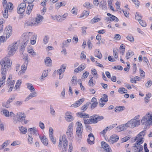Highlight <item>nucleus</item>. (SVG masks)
Returning a JSON list of instances; mask_svg holds the SVG:
<instances>
[{
    "mask_svg": "<svg viewBox=\"0 0 152 152\" xmlns=\"http://www.w3.org/2000/svg\"><path fill=\"white\" fill-rule=\"evenodd\" d=\"M1 65V76L6 77L8 69L11 68L12 61L7 57H5L0 61Z\"/></svg>",
    "mask_w": 152,
    "mask_h": 152,
    "instance_id": "f257e3e1",
    "label": "nucleus"
},
{
    "mask_svg": "<svg viewBox=\"0 0 152 152\" xmlns=\"http://www.w3.org/2000/svg\"><path fill=\"white\" fill-rule=\"evenodd\" d=\"M10 116L13 118V122L15 124H16L22 121L26 118V115L23 113L19 112L16 115L12 112L10 113Z\"/></svg>",
    "mask_w": 152,
    "mask_h": 152,
    "instance_id": "f03ea898",
    "label": "nucleus"
},
{
    "mask_svg": "<svg viewBox=\"0 0 152 152\" xmlns=\"http://www.w3.org/2000/svg\"><path fill=\"white\" fill-rule=\"evenodd\" d=\"M20 44V42L17 41L12 43L9 46L8 55L9 56H13L17 50Z\"/></svg>",
    "mask_w": 152,
    "mask_h": 152,
    "instance_id": "7ed1b4c3",
    "label": "nucleus"
},
{
    "mask_svg": "<svg viewBox=\"0 0 152 152\" xmlns=\"http://www.w3.org/2000/svg\"><path fill=\"white\" fill-rule=\"evenodd\" d=\"M77 127L76 131V136L77 139L80 140L82 137V134L83 132V126L82 124L79 122L77 121L76 123Z\"/></svg>",
    "mask_w": 152,
    "mask_h": 152,
    "instance_id": "20e7f679",
    "label": "nucleus"
},
{
    "mask_svg": "<svg viewBox=\"0 0 152 152\" xmlns=\"http://www.w3.org/2000/svg\"><path fill=\"white\" fill-rule=\"evenodd\" d=\"M143 124H152V114L151 112H148L143 117L141 121Z\"/></svg>",
    "mask_w": 152,
    "mask_h": 152,
    "instance_id": "39448f33",
    "label": "nucleus"
},
{
    "mask_svg": "<svg viewBox=\"0 0 152 152\" xmlns=\"http://www.w3.org/2000/svg\"><path fill=\"white\" fill-rule=\"evenodd\" d=\"M139 115L136 116L133 119L127 122L130 128H134L140 125V120H138Z\"/></svg>",
    "mask_w": 152,
    "mask_h": 152,
    "instance_id": "423d86ee",
    "label": "nucleus"
},
{
    "mask_svg": "<svg viewBox=\"0 0 152 152\" xmlns=\"http://www.w3.org/2000/svg\"><path fill=\"white\" fill-rule=\"evenodd\" d=\"M33 33L30 32H26L23 33L22 38L23 39L22 42H23L24 46H26L31 37L32 36Z\"/></svg>",
    "mask_w": 152,
    "mask_h": 152,
    "instance_id": "0eeeda50",
    "label": "nucleus"
},
{
    "mask_svg": "<svg viewBox=\"0 0 152 152\" xmlns=\"http://www.w3.org/2000/svg\"><path fill=\"white\" fill-rule=\"evenodd\" d=\"M68 141L66 138V136L64 134L60 136L59 138V142L58 145V148L61 149L63 145L64 146L67 145Z\"/></svg>",
    "mask_w": 152,
    "mask_h": 152,
    "instance_id": "6e6552de",
    "label": "nucleus"
},
{
    "mask_svg": "<svg viewBox=\"0 0 152 152\" xmlns=\"http://www.w3.org/2000/svg\"><path fill=\"white\" fill-rule=\"evenodd\" d=\"M66 68L65 64H62L60 66V68L57 71L55 70L54 73H56L59 75V79H61L63 77L64 75L62 74L64 72Z\"/></svg>",
    "mask_w": 152,
    "mask_h": 152,
    "instance_id": "1a4fd4ad",
    "label": "nucleus"
},
{
    "mask_svg": "<svg viewBox=\"0 0 152 152\" xmlns=\"http://www.w3.org/2000/svg\"><path fill=\"white\" fill-rule=\"evenodd\" d=\"M73 124L71 123L68 126V129L66 132V135L69 139L72 140L73 138Z\"/></svg>",
    "mask_w": 152,
    "mask_h": 152,
    "instance_id": "9d476101",
    "label": "nucleus"
},
{
    "mask_svg": "<svg viewBox=\"0 0 152 152\" xmlns=\"http://www.w3.org/2000/svg\"><path fill=\"white\" fill-rule=\"evenodd\" d=\"M119 139V136L115 134H114L111 136L109 139L107 138V140H106V141H108L110 144H113L114 143L117 142Z\"/></svg>",
    "mask_w": 152,
    "mask_h": 152,
    "instance_id": "9b49d317",
    "label": "nucleus"
},
{
    "mask_svg": "<svg viewBox=\"0 0 152 152\" xmlns=\"http://www.w3.org/2000/svg\"><path fill=\"white\" fill-rule=\"evenodd\" d=\"M101 145L104 149V152H112V150L110 146L104 142H102Z\"/></svg>",
    "mask_w": 152,
    "mask_h": 152,
    "instance_id": "f8f14e48",
    "label": "nucleus"
},
{
    "mask_svg": "<svg viewBox=\"0 0 152 152\" xmlns=\"http://www.w3.org/2000/svg\"><path fill=\"white\" fill-rule=\"evenodd\" d=\"M129 127L127 122L124 124L118 126L115 129V131L117 132H119L126 129Z\"/></svg>",
    "mask_w": 152,
    "mask_h": 152,
    "instance_id": "ddd939ff",
    "label": "nucleus"
},
{
    "mask_svg": "<svg viewBox=\"0 0 152 152\" xmlns=\"http://www.w3.org/2000/svg\"><path fill=\"white\" fill-rule=\"evenodd\" d=\"M104 119L103 116L99 115H94L92 116V119L93 120V123H96L98 121H99Z\"/></svg>",
    "mask_w": 152,
    "mask_h": 152,
    "instance_id": "4468645a",
    "label": "nucleus"
},
{
    "mask_svg": "<svg viewBox=\"0 0 152 152\" xmlns=\"http://www.w3.org/2000/svg\"><path fill=\"white\" fill-rule=\"evenodd\" d=\"M26 8V4L25 3H23L20 4L18 7V13L20 14H22L25 11Z\"/></svg>",
    "mask_w": 152,
    "mask_h": 152,
    "instance_id": "2eb2a0df",
    "label": "nucleus"
},
{
    "mask_svg": "<svg viewBox=\"0 0 152 152\" xmlns=\"http://www.w3.org/2000/svg\"><path fill=\"white\" fill-rule=\"evenodd\" d=\"M43 19V17L42 15H37L36 18L33 20L35 26L40 25Z\"/></svg>",
    "mask_w": 152,
    "mask_h": 152,
    "instance_id": "dca6fc26",
    "label": "nucleus"
},
{
    "mask_svg": "<svg viewBox=\"0 0 152 152\" xmlns=\"http://www.w3.org/2000/svg\"><path fill=\"white\" fill-rule=\"evenodd\" d=\"M13 9V5L12 3H10V7L7 8V9H4V12H3V17L5 18H7L8 17V11L12 10Z\"/></svg>",
    "mask_w": 152,
    "mask_h": 152,
    "instance_id": "f3484780",
    "label": "nucleus"
},
{
    "mask_svg": "<svg viewBox=\"0 0 152 152\" xmlns=\"http://www.w3.org/2000/svg\"><path fill=\"white\" fill-rule=\"evenodd\" d=\"M88 138L87 139L88 143L90 145L94 144V137L93 134L91 133H90L88 135Z\"/></svg>",
    "mask_w": 152,
    "mask_h": 152,
    "instance_id": "a211bd4d",
    "label": "nucleus"
},
{
    "mask_svg": "<svg viewBox=\"0 0 152 152\" xmlns=\"http://www.w3.org/2000/svg\"><path fill=\"white\" fill-rule=\"evenodd\" d=\"M28 131L30 132L31 134L35 136L39 135L37 129L35 127L29 128Z\"/></svg>",
    "mask_w": 152,
    "mask_h": 152,
    "instance_id": "6ab92c4d",
    "label": "nucleus"
},
{
    "mask_svg": "<svg viewBox=\"0 0 152 152\" xmlns=\"http://www.w3.org/2000/svg\"><path fill=\"white\" fill-rule=\"evenodd\" d=\"M65 118L66 120L69 122H71L73 120L72 113L69 112H67L65 113Z\"/></svg>",
    "mask_w": 152,
    "mask_h": 152,
    "instance_id": "aec40b11",
    "label": "nucleus"
},
{
    "mask_svg": "<svg viewBox=\"0 0 152 152\" xmlns=\"http://www.w3.org/2000/svg\"><path fill=\"white\" fill-rule=\"evenodd\" d=\"M84 99L82 98L80 99L78 101H76L75 103L72 104L71 106V107H77L80 106L82 103L84 102Z\"/></svg>",
    "mask_w": 152,
    "mask_h": 152,
    "instance_id": "412c9836",
    "label": "nucleus"
},
{
    "mask_svg": "<svg viewBox=\"0 0 152 152\" xmlns=\"http://www.w3.org/2000/svg\"><path fill=\"white\" fill-rule=\"evenodd\" d=\"M37 95V92L33 91L32 93H30L28 96L26 98L25 101H27L33 97H36Z\"/></svg>",
    "mask_w": 152,
    "mask_h": 152,
    "instance_id": "4be33fe9",
    "label": "nucleus"
},
{
    "mask_svg": "<svg viewBox=\"0 0 152 152\" xmlns=\"http://www.w3.org/2000/svg\"><path fill=\"white\" fill-rule=\"evenodd\" d=\"M12 27L9 26L6 27L4 34L8 35V36L10 37L12 34Z\"/></svg>",
    "mask_w": 152,
    "mask_h": 152,
    "instance_id": "5701e85b",
    "label": "nucleus"
},
{
    "mask_svg": "<svg viewBox=\"0 0 152 152\" xmlns=\"http://www.w3.org/2000/svg\"><path fill=\"white\" fill-rule=\"evenodd\" d=\"M71 41V39H68L64 41L61 45V48H64L65 47H68Z\"/></svg>",
    "mask_w": 152,
    "mask_h": 152,
    "instance_id": "b1692460",
    "label": "nucleus"
},
{
    "mask_svg": "<svg viewBox=\"0 0 152 152\" xmlns=\"http://www.w3.org/2000/svg\"><path fill=\"white\" fill-rule=\"evenodd\" d=\"M85 68L86 65L85 64H82L79 66L78 68L75 69L74 71L76 72H80L83 70Z\"/></svg>",
    "mask_w": 152,
    "mask_h": 152,
    "instance_id": "393cba45",
    "label": "nucleus"
},
{
    "mask_svg": "<svg viewBox=\"0 0 152 152\" xmlns=\"http://www.w3.org/2000/svg\"><path fill=\"white\" fill-rule=\"evenodd\" d=\"M39 137L44 145L46 146L48 145V140L45 136H44L42 137H41L40 136H39Z\"/></svg>",
    "mask_w": 152,
    "mask_h": 152,
    "instance_id": "a878e982",
    "label": "nucleus"
},
{
    "mask_svg": "<svg viewBox=\"0 0 152 152\" xmlns=\"http://www.w3.org/2000/svg\"><path fill=\"white\" fill-rule=\"evenodd\" d=\"M99 7L102 10H105L107 8L106 0H102L100 3Z\"/></svg>",
    "mask_w": 152,
    "mask_h": 152,
    "instance_id": "bb28decb",
    "label": "nucleus"
},
{
    "mask_svg": "<svg viewBox=\"0 0 152 152\" xmlns=\"http://www.w3.org/2000/svg\"><path fill=\"white\" fill-rule=\"evenodd\" d=\"M27 65L28 64H26L25 63H23V64L21 66V70L20 71L18 72L19 74L21 75L25 72L26 70L27 69Z\"/></svg>",
    "mask_w": 152,
    "mask_h": 152,
    "instance_id": "cd10ccee",
    "label": "nucleus"
},
{
    "mask_svg": "<svg viewBox=\"0 0 152 152\" xmlns=\"http://www.w3.org/2000/svg\"><path fill=\"white\" fill-rule=\"evenodd\" d=\"M34 23L33 21V22L29 20H26L24 23V26L26 27L28 26H35Z\"/></svg>",
    "mask_w": 152,
    "mask_h": 152,
    "instance_id": "c85d7f7f",
    "label": "nucleus"
},
{
    "mask_svg": "<svg viewBox=\"0 0 152 152\" xmlns=\"http://www.w3.org/2000/svg\"><path fill=\"white\" fill-rule=\"evenodd\" d=\"M107 15L109 17L110 19V22H111L115 20L116 22H118V19L117 18L110 13H107Z\"/></svg>",
    "mask_w": 152,
    "mask_h": 152,
    "instance_id": "c756f323",
    "label": "nucleus"
},
{
    "mask_svg": "<svg viewBox=\"0 0 152 152\" xmlns=\"http://www.w3.org/2000/svg\"><path fill=\"white\" fill-rule=\"evenodd\" d=\"M48 70H44L42 72V75L39 78V79L41 80H44V78L48 76Z\"/></svg>",
    "mask_w": 152,
    "mask_h": 152,
    "instance_id": "7c9ffc66",
    "label": "nucleus"
},
{
    "mask_svg": "<svg viewBox=\"0 0 152 152\" xmlns=\"http://www.w3.org/2000/svg\"><path fill=\"white\" fill-rule=\"evenodd\" d=\"M45 62L47 66H51L52 64V60L49 57H46L45 59Z\"/></svg>",
    "mask_w": 152,
    "mask_h": 152,
    "instance_id": "2f4dec72",
    "label": "nucleus"
},
{
    "mask_svg": "<svg viewBox=\"0 0 152 152\" xmlns=\"http://www.w3.org/2000/svg\"><path fill=\"white\" fill-rule=\"evenodd\" d=\"M134 149L135 152H142L143 148L142 145H139L137 146H134Z\"/></svg>",
    "mask_w": 152,
    "mask_h": 152,
    "instance_id": "473e14b6",
    "label": "nucleus"
},
{
    "mask_svg": "<svg viewBox=\"0 0 152 152\" xmlns=\"http://www.w3.org/2000/svg\"><path fill=\"white\" fill-rule=\"evenodd\" d=\"M145 134V131H143L140 132L135 137L140 140H143V138Z\"/></svg>",
    "mask_w": 152,
    "mask_h": 152,
    "instance_id": "72a5a7b5",
    "label": "nucleus"
},
{
    "mask_svg": "<svg viewBox=\"0 0 152 152\" xmlns=\"http://www.w3.org/2000/svg\"><path fill=\"white\" fill-rule=\"evenodd\" d=\"M20 133L22 134H25L27 131V129L26 127L21 126L18 127Z\"/></svg>",
    "mask_w": 152,
    "mask_h": 152,
    "instance_id": "f704fd0d",
    "label": "nucleus"
},
{
    "mask_svg": "<svg viewBox=\"0 0 152 152\" xmlns=\"http://www.w3.org/2000/svg\"><path fill=\"white\" fill-rule=\"evenodd\" d=\"M34 6V5L33 4H29L27 7L26 12L28 15H29L31 13Z\"/></svg>",
    "mask_w": 152,
    "mask_h": 152,
    "instance_id": "c9c22d12",
    "label": "nucleus"
},
{
    "mask_svg": "<svg viewBox=\"0 0 152 152\" xmlns=\"http://www.w3.org/2000/svg\"><path fill=\"white\" fill-rule=\"evenodd\" d=\"M77 115L80 118H88L89 117V115L88 114H86L85 113H76Z\"/></svg>",
    "mask_w": 152,
    "mask_h": 152,
    "instance_id": "e433bc0d",
    "label": "nucleus"
},
{
    "mask_svg": "<svg viewBox=\"0 0 152 152\" xmlns=\"http://www.w3.org/2000/svg\"><path fill=\"white\" fill-rule=\"evenodd\" d=\"M28 52L29 54V56L31 57H33L37 55V54L32 48L28 49Z\"/></svg>",
    "mask_w": 152,
    "mask_h": 152,
    "instance_id": "4c0bfd02",
    "label": "nucleus"
},
{
    "mask_svg": "<svg viewBox=\"0 0 152 152\" xmlns=\"http://www.w3.org/2000/svg\"><path fill=\"white\" fill-rule=\"evenodd\" d=\"M10 37V36H8V35L4 34V35L1 36L0 37V42H4L6 41V40Z\"/></svg>",
    "mask_w": 152,
    "mask_h": 152,
    "instance_id": "58836bf2",
    "label": "nucleus"
},
{
    "mask_svg": "<svg viewBox=\"0 0 152 152\" xmlns=\"http://www.w3.org/2000/svg\"><path fill=\"white\" fill-rule=\"evenodd\" d=\"M27 88L31 92L35 91V89L32 85L30 83H27L26 84Z\"/></svg>",
    "mask_w": 152,
    "mask_h": 152,
    "instance_id": "ea45409f",
    "label": "nucleus"
},
{
    "mask_svg": "<svg viewBox=\"0 0 152 152\" xmlns=\"http://www.w3.org/2000/svg\"><path fill=\"white\" fill-rule=\"evenodd\" d=\"M37 36L36 35H32L31 37V43L33 45L35 44L36 42Z\"/></svg>",
    "mask_w": 152,
    "mask_h": 152,
    "instance_id": "a19ab883",
    "label": "nucleus"
},
{
    "mask_svg": "<svg viewBox=\"0 0 152 152\" xmlns=\"http://www.w3.org/2000/svg\"><path fill=\"white\" fill-rule=\"evenodd\" d=\"M77 79L76 77H73L71 81V83H72V85L73 86H75L77 84Z\"/></svg>",
    "mask_w": 152,
    "mask_h": 152,
    "instance_id": "79ce46f5",
    "label": "nucleus"
},
{
    "mask_svg": "<svg viewBox=\"0 0 152 152\" xmlns=\"http://www.w3.org/2000/svg\"><path fill=\"white\" fill-rule=\"evenodd\" d=\"M118 91L121 94H125L127 92V90L124 87L119 88Z\"/></svg>",
    "mask_w": 152,
    "mask_h": 152,
    "instance_id": "37998d69",
    "label": "nucleus"
},
{
    "mask_svg": "<svg viewBox=\"0 0 152 152\" xmlns=\"http://www.w3.org/2000/svg\"><path fill=\"white\" fill-rule=\"evenodd\" d=\"M95 56L99 59H101L102 57V54L99 50H95Z\"/></svg>",
    "mask_w": 152,
    "mask_h": 152,
    "instance_id": "c03bdc74",
    "label": "nucleus"
},
{
    "mask_svg": "<svg viewBox=\"0 0 152 152\" xmlns=\"http://www.w3.org/2000/svg\"><path fill=\"white\" fill-rule=\"evenodd\" d=\"M10 3H11L9 2L7 3L6 0H3V5L4 9H7V8H9Z\"/></svg>",
    "mask_w": 152,
    "mask_h": 152,
    "instance_id": "a18cd8bd",
    "label": "nucleus"
},
{
    "mask_svg": "<svg viewBox=\"0 0 152 152\" xmlns=\"http://www.w3.org/2000/svg\"><path fill=\"white\" fill-rule=\"evenodd\" d=\"M92 119V116H91V119L85 118L84 120L85 124H91L93 123V120Z\"/></svg>",
    "mask_w": 152,
    "mask_h": 152,
    "instance_id": "49530a36",
    "label": "nucleus"
},
{
    "mask_svg": "<svg viewBox=\"0 0 152 152\" xmlns=\"http://www.w3.org/2000/svg\"><path fill=\"white\" fill-rule=\"evenodd\" d=\"M131 138V136L130 135L126 136L121 139V143L127 141L129 140Z\"/></svg>",
    "mask_w": 152,
    "mask_h": 152,
    "instance_id": "de8ad7c7",
    "label": "nucleus"
},
{
    "mask_svg": "<svg viewBox=\"0 0 152 152\" xmlns=\"http://www.w3.org/2000/svg\"><path fill=\"white\" fill-rule=\"evenodd\" d=\"M91 73L94 76V77L96 79L98 78V75L96 72V71L95 69H93L91 70Z\"/></svg>",
    "mask_w": 152,
    "mask_h": 152,
    "instance_id": "09e8293b",
    "label": "nucleus"
},
{
    "mask_svg": "<svg viewBox=\"0 0 152 152\" xmlns=\"http://www.w3.org/2000/svg\"><path fill=\"white\" fill-rule=\"evenodd\" d=\"M6 77L1 76V78L0 79V88L3 86V85L5 82Z\"/></svg>",
    "mask_w": 152,
    "mask_h": 152,
    "instance_id": "8fccbe9b",
    "label": "nucleus"
},
{
    "mask_svg": "<svg viewBox=\"0 0 152 152\" xmlns=\"http://www.w3.org/2000/svg\"><path fill=\"white\" fill-rule=\"evenodd\" d=\"M28 143L30 145H32L34 143L33 139L31 135H28Z\"/></svg>",
    "mask_w": 152,
    "mask_h": 152,
    "instance_id": "3c124183",
    "label": "nucleus"
},
{
    "mask_svg": "<svg viewBox=\"0 0 152 152\" xmlns=\"http://www.w3.org/2000/svg\"><path fill=\"white\" fill-rule=\"evenodd\" d=\"M5 22L4 20L3 19H0V33L2 31L3 28V24Z\"/></svg>",
    "mask_w": 152,
    "mask_h": 152,
    "instance_id": "603ef678",
    "label": "nucleus"
},
{
    "mask_svg": "<svg viewBox=\"0 0 152 152\" xmlns=\"http://www.w3.org/2000/svg\"><path fill=\"white\" fill-rule=\"evenodd\" d=\"M2 113L6 117H8L10 115V113L7 110L4 109L1 111Z\"/></svg>",
    "mask_w": 152,
    "mask_h": 152,
    "instance_id": "864d4df0",
    "label": "nucleus"
},
{
    "mask_svg": "<svg viewBox=\"0 0 152 152\" xmlns=\"http://www.w3.org/2000/svg\"><path fill=\"white\" fill-rule=\"evenodd\" d=\"M134 140H137V142L135 143L134 145L135 146H138V145H140L143 143V140H140L138 139H137L135 137Z\"/></svg>",
    "mask_w": 152,
    "mask_h": 152,
    "instance_id": "5fc2aeb1",
    "label": "nucleus"
},
{
    "mask_svg": "<svg viewBox=\"0 0 152 152\" xmlns=\"http://www.w3.org/2000/svg\"><path fill=\"white\" fill-rule=\"evenodd\" d=\"M22 83V81L21 80H18L16 83V85L15 87V88L16 89H17L21 85Z\"/></svg>",
    "mask_w": 152,
    "mask_h": 152,
    "instance_id": "6e6d98bb",
    "label": "nucleus"
},
{
    "mask_svg": "<svg viewBox=\"0 0 152 152\" xmlns=\"http://www.w3.org/2000/svg\"><path fill=\"white\" fill-rule=\"evenodd\" d=\"M100 20V19L99 18L95 17L93 19H91V20L90 21V23H91L93 24L94 23L99 21Z\"/></svg>",
    "mask_w": 152,
    "mask_h": 152,
    "instance_id": "4d7b16f0",
    "label": "nucleus"
},
{
    "mask_svg": "<svg viewBox=\"0 0 152 152\" xmlns=\"http://www.w3.org/2000/svg\"><path fill=\"white\" fill-rule=\"evenodd\" d=\"M83 6L89 9H91L93 7V5H91L90 3L88 2H86L83 4Z\"/></svg>",
    "mask_w": 152,
    "mask_h": 152,
    "instance_id": "13d9d810",
    "label": "nucleus"
},
{
    "mask_svg": "<svg viewBox=\"0 0 152 152\" xmlns=\"http://www.w3.org/2000/svg\"><path fill=\"white\" fill-rule=\"evenodd\" d=\"M134 54L133 53V52L132 51H131V52H126V58L127 59H129Z\"/></svg>",
    "mask_w": 152,
    "mask_h": 152,
    "instance_id": "bf43d9fd",
    "label": "nucleus"
},
{
    "mask_svg": "<svg viewBox=\"0 0 152 152\" xmlns=\"http://www.w3.org/2000/svg\"><path fill=\"white\" fill-rule=\"evenodd\" d=\"M89 13V12L88 11L84 10L83 13V15L80 16V18H82L84 16L87 17L88 16Z\"/></svg>",
    "mask_w": 152,
    "mask_h": 152,
    "instance_id": "052dcab7",
    "label": "nucleus"
},
{
    "mask_svg": "<svg viewBox=\"0 0 152 152\" xmlns=\"http://www.w3.org/2000/svg\"><path fill=\"white\" fill-rule=\"evenodd\" d=\"M124 108L125 107L124 106H119L116 107L115 108V111L116 112H118L124 110Z\"/></svg>",
    "mask_w": 152,
    "mask_h": 152,
    "instance_id": "680f3d73",
    "label": "nucleus"
},
{
    "mask_svg": "<svg viewBox=\"0 0 152 152\" xmlns=\"http://www.w3.org/2000/svg\"><path fill=\"white\" fill-rule=\"evenodd\" d=\"M15 97L13 96L11 97H10V98L6 102L7 104H9L11 102H12L15 99Z\"/></svg>",
    "mask_w": 152,
    "mask_h": 152,
    "instance_id": "e2e57ef3",
    "label": "nucleus"
},
{
    "mask_svg": "<svg viewBox=\"0 0 152 152\" xmlns=\"http://www.w3.org/2000/svg\"><path fill=\"white\" fill-rule=\"evenodd\" d=\"M126 38L128 40L131 42H133L134 41V37L131 34H129Z\"/></svg>",
    "mask_w": 152,
    "mask_h": 152,
    "instance_id": "0e129e2a",
    "label": "nucleus"
},
{
    "mask_svg": "<svg viewBox=\"0 0 152 152\" xmlns=\"http://www.w3.org/2000/svg\"><path fill=\"white\" fill-rule=\"evenodd\" d=\"M142 18V17L139 14L138 12H137L135 15V19L139 21L141 20Z\"/></svg>",
    "mask_w": 152,
    "mask_h": 152,
    "instance_id": "69168bd1",
    "label": "nucleus"
},
{
    "mask_svg": "<svg viewBox=\"0 0 152 152\" xmlns=\"http://www.w3.org/2000/svg\"><path fill=\"white\" fill-rule=\"evenodd\" d=\"M10 141L8 140H7L4 142V143L2 145V148L1 149H2L4 148L7 147L9 144Z\"/></svg>",
    "mask_w": 152,
    "mask_h": 152,
    "instance_id": "338daca9",
    "label": "nucleus"
},
{
    "mask_svg": "<svg viewBox=\"0 0 152 152\" xmlns=\"http://www.w3.org/2000/svg\"><path fill=\"white\" fill-rule=\"evenodd\" d=\"M108 96L106 94H103V96H102V98L100 99H102V100L103 101L105 102H107L108 101Z\"/></svg>",
    "mask_w": 152,
    "mask_h": 152,
    "instance_id": "774afa93",
    "label": "nucleus"
}]
</instances>
